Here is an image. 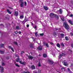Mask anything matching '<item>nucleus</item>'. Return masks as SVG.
<instances>
[{
  "label": "nucleus",
  "instance_id": "13",
  "mask_svg": "<svg viewBox=\"0 0 73 73\" xmlns=\"http://www.w3.org/2000/svg\"><path fill=\"white\" fill-rule=\"evenodd\" d=\"M28 58L29 59H33V57L31 56H28Z\"/></svg>",
  "mask_w": 73,
  "mask_h": 73
},
{
  "label": "nucleus",
  "instance_id": "42",
  "mask_svg": "<svg viewBox=\"0 0 73 73\" xmlns=\"http://www.w3.org/2000/svg\"><path fill=\"white\" fill-rule=\"evenodd\" d=\"M6 58L7 60H9V56H7Z\"/></svg>",
  "mask_w": 73,
  "mask_h": 73
},
{
  "label": "nucleus",
  "instance_id": "22",
  "mask_svg": "<svg viewBox=\"0 0 73 73\" xmlns=\"http://www.w3.org/2000/svg\"><path fill=\"white\" fill-rule=\"evenodd\" d=\"M38 66L39 67H40V66H41V64H40V62H39L38 63Z\"/></svg>",
  "mask_w": 73,
  "mask_h": 73
},
{
  "label": "nucleus",
  "instance_id": "17",
  "mask_svg": "<svg viewBox=\"0 0 73 73\" xmlns=\"http://www.w3.org/2000/svg\"><path fill=\"white\" fill-rule=\"evenodd\" d=\"M59 13L60 14H62V9H60L59 10Z\"/></svg>",
  "mask_w": 73,
  "mask_h": 73
},
{
  "label": "nucleus",
  "instance_id": "53",
  "mask_svg": "<svg viewBox=\"0 0 73 73\" xmlns=\"http://www.w3.org/2000/svg\"><path fill=\"white\" fill-rule=\"evenodd\" d=\"M9 9H13V8L12 7H9Z\"/></svg>",
  "mask_w": 73,
  "mask_h": 73
},
{
  "label": "nucleus",
  "instance_id": "32",
  "mask_svg": "<svg viewBox=\"0 0 73 73\" xmlns=\"http://www.w3.org/2000/svg\"><path fill=\"white\" fill-rule=\"evenodd\" d=\"M0 53H3V54H4V52L1 50H0Z\"/></svg>",
  "mask_w": 73,
  "mask_h": 73
},
{
  "label": "nucleus",
  "instance_id": "60",
  "mask_svg": "<svg viewBox=\"0 0 73 73\" xmlns=\"http://www.w3.org/2000/svg\"><path fill=\"white\" fill-rule=\"evenodd\" d=\"M34 24L33 23H32V25H33Z\"/></svg>",
  "mask_w": 73,
  "mask_h": 73
},
{
  "label": "nucleus",
  "instance_id": "12",
  "mask_svg": "<svg viewBox=\"0 0 73 73\" xmlns=\"http://www.w3.org/2000/svg\"><path fill=\"white\" fill-rule=\"evenodd\" d=\"M9 49H11V50H12L13 52H15V51L14 50H13V48H12L11 47V46H9Z\"/></svg>",
  "mask_w": 73,
  "mask_h": 73
},
{
  "label": "nucleus",
  "instance_id": "36",
  "mask_svg": "<svg viewBox=\"0 0 73 73\" xmlns=\"http://www.w3.org/2000/svg\"><path fill=\"white\" fill-rule=\"evenodd\" d=\"M54 36H56V35H57V34L56 33V32H54Z\"/></svg>",
  "mask_w": 73,
  "mask_h": 73
},
{
  "label": "nucleus",
  "instance_id": "51",
  "mask_svg": "<svg viewBox=\"0 0 73 73\" xmlns=\"http://www.w3.org/2000/svg\"><path fill=\"white\" fill-rule=\"evenodd\" d=\"M15 34H17V33H18V32L17 31H15Z\"/></svg>",
  "mask_w": 73,
  "mask_h": 73
},
{
  "label": "nucleus",
  "instance_id": "54",
  "mask_svg": "<svg viewBox=\"0 0 73 73\" xmlns=\"http://www.w3.org/2000/svg\"><path fill=\"white\" fill-rule=\"evenodd\" d=\"M50 44L51 45H53V43H52V42H50Z\"/></svg>",
  "mask_w": 73,
  "mask_h": 73
},
{
  "label": "nucleus",
  "instance_id": "39",
  "mask_svg": "<svg viewBox=\"0 0 73 73\" xmlns=\"http://www.w3.org/2000/svg\"><path fill=\"white\" fill-rule=\"evenodd\" d=\"M40 36H44V33H41L40 34Z\"/></svg>",
  "mask_w": 73,
  "mask_h": 73
},
{
  "label": "nucleus",
  "instance_id": "30",
  "mask_svg": "<svg viewBox=\"0 0 73 73\" xmlns=\"http://www.w3.org/2000/svg\"><path fill=\"white\" fill-rule=\"evenodd\" d=\"M14 44H15L16 45H18V44H17V42H14Z\"/></svg>",
  "mask_w": 73,
  "mask_h": 73
},
{
  "label": "nucleus",
  "instance_id": "35",
  "mask_svg": "<svg viewBox=\"0 0 73 73\" xmlns=\"http://www.w3.org/2000/svg\"><path fill=\"white\" fill-rule=\"evenodd\" d=\"M38 73H41V70L40 69H39L38 70Z\"/></svg>",
  "mask_w": 73,
  "mask_h": 73
},
{
  "label": "nucleus",
  "instance_id": "50",
  "mask_svg": "<svg viewBox=\"0 0 73 73\" xmlns=\"http://www.w3.org/2000/svg\"><path fill=\"white\" fill-rule=\"evenodd\" d=\"M71 46L73 48V43H72L71 44Z\"/></svg>",
  "mask_w": 73,
  "mask_h": 73
},
{
  "label": "nucleus",
  "instance_id": "5",
  "mask_svg": "<svg viewBox=\"0 0 73 73\" xmlns=\"http://www.w3.org/2000/svg\"><path fill=\"white\" fill-rule=\"evenodd\" d=\"M50 15L51 18H53V17H54L55 14L53 13H50Z\"/></svg>",
  "mask_w": 73,
  "mask_h": 73
},
{
  "label": "nucleus",
  "instance_id": "23",
  "mask_svg": "<svg viewBox=\"0 0 73 73\" xmlns=\"http://www.w3.org/2000/svg\"><path fill=\"white\" fill-rule=\"evenodd\" d=\"M30 48H33V46L32 45V44H31L30 45Z\"/></svg>",
  "mask_w": 73,
  "mask_h": 73
},
{
  "label": "nucleus",
  "instance_id": "6",
  "mask_svg": "<svg viewBox=\"0 0 73 73\" xmlns=\"http://www.w3.org/2000/svg\"><path fill=\"white\" fill-rule=\"evenodd\" d=\"M48 62L49 64L50 65H52V64H53V63H54V62H53V61L51 60H48Z\"/></svg>",
  "mask_w": 73,
  "mask_h": 73
},
{
  "label": "nucleus",
  "instance_id": "20",
  "mask_svg": "<svg viewBox=\"0 0 73 73\" xmlns=\"http://www.w3.org/2000/svg\"><path fill=\"white\" fill-rule=\"evenodd\" d=\"M7 12H8V13H9V14H11V13H12V12H10L9 10L8 9L7 10Z\"/></svg>",
  "mask_w": 73,
  "mask_h": 73
},
{
  "label": "nucleus",
  "instance_id": "37",
  "mask_svg": "<svg viewBox=\"0 0 73 73\" xmlns=\"http://www.w3.org/2000/svg\"><path fill=\"white\" fill-rule=\"evenodd\" d=\"M61 20L62 21H64L65 20V19H64V18H61Z\"/></svg>",
  "mask_w": 73,
  "mask_h": 73
},
{
  "label": "nucleus",
  "instance_id": "29",
  "mask_svg": "<svg viewBox=\"0 0 73 73\" xmlns=\"http://www.w3.org/2000/svg\"><path fill=\"white\" fill-rule=\"evenodd\" d=\"M61 70L62 71H65V68L63 67L61 68Z\"/></svg>",
  "mask_w": 73,
  "mask_h": 73
},
{
  "label": "nucleus",
  "instance_id": "63",
  "mask_svg": "<svg viewBox=\"0 0 73 73\" xmlns=\"http://www.w3.org/2000/svg\"><path fill=\"white\" fill-rule=\"evenodd\" d=\"M1 66H0V68Z\"/></svg>",
  "mask_w": 73,
  "mask_h": 73
},
{
  "label": "nucleus",
  "instance_id": "7",
  "mask_svg": "<svg viewBox=\"0 0 73 73\" xmlns=\"http://www.w3.org/2000/svg\"><path fill=\"white\" fill-rule=\"evenodd\" d=\"M14 16H15L17 17L18 15H19V12L17 11H15L14 12Z\"/></svg>",
  "mask_w": 73,
  "mask_h": 73
},
{
  "label": "nucleus",
  "instance_id": "27",
  "mask_svg": "<svg viewBox=\"0 0 73 73\" xmlns=\"http://www.w3.org/2000/svg\"><path fill=\"white\" fill-rule=\"evenodd\" d=\"M4 44H2L0 45V46L2 48H3L4 47Z\"/></svg>",
  "mask_w": 73,
  "mask_h": 73
},
{
  "label": "nucleus",
  "instance_id": "59",
  "mask_svg": "<svg viewBox=\"0 0 73 73\" xmlns=\"http://www.w3.org/2000/svg\"><path fill=\"white\" fill-rule=\"evenodd\" d=\"M16 57H18V55L17 54L16 55Z\"/></svg>",
  "mask_w": 73,
  "mask_h": 73
},
{
  "label": "nucleus",
  "instance_id": "55",
  "mask_svg": "<svg viewBox=\"0 0 73 73\" xmlns=\"http://www.w3.org/2000/svg\"><path fill=\"white\" fill-rule=\"evenodd\" d=\"M70 17H73V15H72V14H71V15H70Z\"/></svg>",
  "mask_w": 73,
  "mask_h": 73
},
{
  "label": "nucleus",
  "instance_id": "3",
  "mask_svg": "<svg viewBox=\"0 0 73 73\" xmlns=\"http://www.w3.org/2000/svg\"><path fill=\"white\" fill-rule=\"evenodd\" d=\"M66 56V54H65L64 53L62 52V53L60 54L59 56V58L60 59L61 57H62L63 56Z\"/></svg>",
  "mask_w": 73,
  "mask_h": 73
},
{
  "label": "nucleus",
  "instance_id": "2",
  "mask_svg": "<svg viewBox=\"0 0 73 73\" xmlns=\"http://www.w3.org/2000/svg\"><path fill=\"white\" fill-rule=\"evenodd\" d=\"M64 27L66 29V30H69V29H70L69 26V25H68V24L64 22Z\"/></svg>",
  "mask_w": 73,
  "mask_h": 73
},
{
  "label": "nucleus",
  "instance_id": "25",
  "mask_svg": "<svg viewBox=\"0 0 73 73\" xmlns=\"http://www.w3.org/2000/svg\"><path fill=\"white\" fill-rule=\"evenodd\" d=\"M65 38L66 41H68V40H69V38L67 36H66L65 37Z\"/></svg>",
  "mask_w": 73,
  "mask_h": 73
},
{
  "label": "nucleus",
  "instance_id": "57",
  "mask_svg": "<svg viewBox=\"0 0 73 73\" xmlns=\"http://www.w3.org/2000/svg\"><path fill=\"white\" fill-rule=\"evenodd\" d=\"M6 19H8V20H9V18H8L7 17H6Z\"/></svg>",
  "mask_w": 73,
  "mask_h": 73
},
{
  "label": "nucleus",
  "instance_id": "64",
  "mask_svg": "<svg viewBox=\"0 0 73 73\" xmlns=\"http://www.w3.org/2000/svg\"><path fill=\"white\" fill-rule=\"evenodd\" d=\"M0 60H1L0 59Z\"/></svg>",
  "mask_w": 73,
  "mask_h": 73
},
{
  "label": "nucleus",
  "instance_id": "62",
  "mask_svg": "<svg viewBox=\"0 0 73 73\" xmlns=\"http://www.w3.org/2000/svg\"><path fill=\"white\" fill-rule=\"evenodd\" d=\"M34 73H37V72H35Z\"/></svg>",
  "mask_w": 73,
  "mask_h": 73
},
{
  "label": "nucleus",
  "instance_id": "21",
  "mask_svg": "<svg viewBox=\"0 0 73 73\" xmlns=\"http://www.w3.org/2000/svg\"><path fill=\"white\" fill-rule=\"evenodd\" d=\"M60 35H61V37H62V38H64V34L61 33L60 34Z\"/></svg>",
  "mask_w": 73,
  "mask_h": 73
},
{
  "label": "nucleus",
  "instance_id": "15",
  "mask_svg": "<svg viewBox=\"0 0 73 73\" xmlns=\"http://www.w3.org/2000/svg\"><path fill=\"white\" fill-rule=\"evenodd\" d=\"M54 17L56 19H58L59 18V17H58V16L56 14H55Z\"/></svg>",
  "mask_w": 73,
  "mask_h": 73
},
{
  "label": "nucleus",
  "instance_id": "47",
  "mask_svg": "<svg viewBox=\"0 0 73 73\" xmlns=\"http://www.w3.org/2000/svg\"><path fill=\"white\" fill-rule=\"evenodd\" d=\"M2 66H4V65H5V64L4 63H2Z\"/></svg>",
  "mask_w": 73,
  "mask_h": 73
},
{
  "label": "nucleus",
  "instance_id": "28",
  "mask_svg": "<svg viewBox=\"0 0 73 73\" xmlns=\"http://www.w3.org/2000/svg\"><path fill=\"white\" fill-rule=\"evenodd\" d=\"M60 45L61 46H64V44L62 42L61 43Z\"/></svg>",
  "mask_w": 73,
  "mask_h": 73
},
{
  "label": "nucleus",
  "instance_id": "11",
  "mask_svg": "<svg viewBox=\"0 0 73 73\" xmlns=\"http://www.w3.org/2000/svg\"><path fill=\"white\" fill-rule=\"evenodd\" d=\"M68 22L69 23H70L71 25H73V22L70 20H68Z\"/></svg>",
  "mask_w": 73,
  "mask_h": 73
},
{
  "label": "nucleus",
  "instance_id": "14",
  "mask_svg": "<svg viewBox=\"0 0 73 73\" xmlns=\"http://www.w3.org/2000/svg\"><path fill=\"white\" fill-rule=\"evenodd\" d=\"M31 68L33 70V69H36V68L35 67V66L34 65L32 66H31Z\"/></svg>",
  "mask_w": 73,
  "mask_h": 73
},
{
  "label": "nucleus",
  "instance_id": "26",
  "mask_svg": "<svg viewBox=\"0 0 73 73\" xmlns=\"http://www.w3.org/2000/svg\"><path fill=\"white\" fill-rule=\"evenodd\" d=\"M24 18V16L23 15H22L20 16V18L21 19H23Z\"/></svg>",
  "mask_w": 73,
  "mask_h": 73
},
{
  "label": "nucleus",
  "instance_id": "41",
  "mask_svg": "<svg viewBox=\"0 0 73 73\" xmlns=\"http://www.w3.org/2000/svg\"><path fill=\"white\" fill-rule=\"evenodd\" d=\"M16 29H19V26H17L16 27Z\"/></svg>",
  "mask_w": 73,
  "mask_h": 73
},
{
  "label": "nucleus",
  "instance_id": "43",
  "mask_svg": "<svg viewBox=\"0 0 73 73\" xmlns=\"http://www.w3.org/2000/svg\"><path fill=\"white\" fill-rule=\"evenodd\" d=\"M23 53H24V51H22V52H21V54H23Z\"/></svg>",
  "mask_w": 73,
  "mask_h": 73
},
{
  "label": "nucleus",
  "instance_id": "48",
  "mask_svg": "<svg viewBox=\"0 0 73 73\" xmlns=\"http://www.w3.org/2000/svg\"><path fill=\"white\" fill-rule=\"evenodd\" d=\"M44 46H46V43H45V42H44Z\"/></svg>",
  "mask_w": 73,
  "mask_h": 73
},
{
  "label": "nucleus",
  "instance_id": "44",
  "mask_svg": "<svg viewBox=\"0 0 73 73\" xmlns=\"http://www.w3.org/2000/svg\"><path fill=\"white\" fill-rule=\"evenodd\" d=\"M67 69L68 70V72H70V70L69 69V68H67Z\"/></svg>",
  "mask_w": 73,
  "mask_h": 73
},
{
  "label": "nucleus",
  "instance_id": "40",
  "mask_svg": "<svg viewBox=\"0 0 73 73\" xmlns=\"http://www.w3.org/2000/svg\"><path fill=\"white\" fill-rule=\"evenodd\" d=\"M22 23H23V25H24V24H25V23L26 22L24 20L22 22Z\"/></svg>",
  "mask_w": 73,
  "mask_h": 73
},
{
  "label": "nucleus",
  "instance_id": "56",
  "mask_svg": "<svg viewBox=\"0 0 73 73\" xmlns=\"http://www.w3.org/2000/svg\"><path fill=\"white\" fill-rule=\"evenodd\" d=\"M29 25H27V27H29Z\"/></svg>",
  "mask_w": 73,
  "mask_h": 73
},
{
  "label": "nucleus",
  "instance_id": "45",
  "mask_svg": "<svg viewBox=\"0 0 73 73\" xmlns=\"http://www.w3.org/2000/svg\"><path fill=\"white\" fill-rule=\"evenodd\" d=\"M27 2H25V6H27Z\"/></svg>",
  "mask_w": 73,
  "mask_h": 73
},
{
  "label": "nucleus",
  "instance_id": "10",
  "mask_svg": "<svg viewBox=\"0 0 73 73\" xmlns=\"http://www.w3.org/2000/svg\"><path fill=\"white\" fill-rule=\"evenodd\" d=\"M43 8L45 11H48V7L44 6Z\"/></svg>",
  "mask_w": 73,
  "mask_h": 73
},
{
  "label": "nucleus",
  "instance_id": "4",
  "mask_svg": "<svg viewBox=\"0 0 73 73\" xmlns=\"http://www.w3.org/2000/svg\"><path fill=\"white\" fill-rule=\"evenodd\" d=\"M20 1H21L20 7L21 8H23L24 7V3H23V0H19Z\"/></svg>",
  "mask_w": 73,
  "mask_h": 73
},
{
  "label": "nucleus",
  "instance_id": "9",
  "mask_svg": "<svg viewBox=\"0 0 73 73\" xmlns=\"http://www.w3.org/2000/svg\"><path fill=\"white\" fill-rule=\"evenodd\" d=\"M37 49L39 50H42V48L41 46H38V47L37 48Z\"/></svg>",
  "mask_w": 73,
  "mask_h": 73
},
{
  "label": "nucleus",
  "instance_id": "58",
  "mask_svg": "<svg viewBox=\"0 0 73 73\" xmlns=\"http://www.w3.org/2000/svg\"><path fill=\"white\" fill-rule=\"evenodd\" d=\"M36 28H37V27H36V26H35V29H36Z\"/></svg>",
  "mask_w": 73,
  "mask_h": 73
},
{
  "label": "nucleus",
  "instance_id": "46",
  "mask_svg": "<svg viewBox=\"0 0 73 73\" xmlns=\"http://www.w3.org/2000/svg\"><path fill=\"white\" fill-rule=\"evenodd\" d=\"M0 26H3V27H4V25H3V24H1V25H0Z\"/></svg>",
  "mask_w": 73,
  "mask_h": 73
},
{
  "label": "nucleus",
  "instance_id": "31",
  "mask_svg": "<svg viewBox=\"0 0 73 73\" xmlns=\"http://www.w3.org/2000/svg\"><path fill=\"white\" fill-rule=\"evenodd\" d=\"M15 66H17V67H20V65H19V64H15Z\"/></svg>",
  "mask_w": 73,
  "mask_h": 73
},
{
  "label": "nucleus",
  "instance_id": "18",
  "mask_svg": "<svg viewBox=\"0 0 73 73\" xmlns=\"http://www.w3.org/2000/svg\"><path fill=\"white\" fill-rule=\"evenodd\" d=\"M1 73L4 72V68L3 67H2L1 69Z\"/></svg>",
  "mask_w": 73,
  "mask_h": 73
},
{
  "label": "nucleus",
  "instance_id": "52",
  "mask_svg": "<svg viewBox=\"0 0 73 73\" xmlns=\"http://www.w3.org/2000/svg\"><path fill=\"white\" fill-rule=\"evenodd\" d=\"M18 33L19 34H21V31H19L18 32Z\"/></svg>",
  "mask_w": 73,
  "mask_h": 73
},
{
  "label": "nucleus",
  "instance_id": "33",
  "mask_svg": "<svg viewBox=\"0 0 73 73\" xmlns=\"http://www.w3.org/2000/svg\"><path fill=\"white\" fill-rule=\"evenodd\" d=\"M37 32H36L35 33V35L36 36H38V34H37Z\"/></svg>",
  "mask_w": 73,
  "mask_h": 73
},
{
  "label": "nucleus",
  "instance_id": "34",
  "mask_svg": "<svg viewBox=\"0 0 73 73\" xmlns=\"http://www.w3.org/2000/svg\"><path fill=\"white\" fill-rule=\"evenodd\" d=\"M46 46L47 47V48H49V45H48V44L46 43Z\"/></svg>",
  "mask_w": 73,
  "mask_h": 73
},
{
  "label": "nucleus",
  "instance_id": "16",
  "mask_svg": "<svg viewBox=\"0 0 73 73\" xmlns=\"http://www.w3.org/2000/svg\"><path fill=\"white\" fill-rule=\"evenodd\" d=\"M28 19L26 17H25L24 21L26 22L28 21Z\"/></svg>",
  "mask_w": 73,
  "mask_h": 73
},
{
  "label": "nucleus",
  "instance_id": "49",
  "mask_svg": "<svg viewBox=\"0 0 73 73\" xmlns=\"http://www.w3.org/2000/svg\"><path fill=\"white\" fill-rule=\"evenodd\" d=\"M70 2L71 3V4H73V1L72 0L70 1Z\"/></svg>",
  "mask_w": 73,
  "mask_h": 73
},
{
  "label": "nucleus",
  "instance_id": "19",
  "mask_svg": "<svg viewBox=\"0 0 73 73\" xmlns=\"http://www.w3.org/2000/svg\"><path fill=\"white\" fill-rule=\"evenodd\" d=\"M43 57H44L46 58V57H47V55H46V54H43Z\"/></svg>",
  "mask_w": 73,
  "mask_h": 73
},
{
  "label": "nucleus",
  "instance_id": "8",
  "mask_svg": "<svg viewBox=\"0 0 73 73\" xmlns=\"http://www.w3.org/2000/svg\"><path fill=\"white\" fill-rule=\"evenodd\" d=\"M62 63H64V65L65 66H68V63H67L66 62H63Z\"/></svg>",
  "mask_w": 73,
  "mask_h": 73
},
{
  "label": "nucleus",
  "instance_id": "1",
  "mask_svg": "<svg viewBox=\"0 0 73 73\" xmlns=\"http://www.w3.org/2000/svg\"><path fill=\"white\" fill-rule=\"evenodd\" d=\"M16 62H19L20 64H22V65L24 66L26 65V63L25 62H22L21 61H20V58H17L16 59Z\"/></svg>",
  "mask_w": 73,
  "mask_h": 73
},
{
  "label": "nucleus",
  "instance_id": "38",
  "mask_svg": "<svg viewBox=\"0 0 73 73\" xmlns=\"http://www.w3.org/2000/svg\"><path fill=\"white\" fill-rule=\"evenodd\" d=\"M70 35L71 36H73V33L72 32H71L70 33Z\"/></svg>",
  "mask_w": 73,
  "mask_h": 73
},
{
  "label": "nucleus",
  "instance_id": "24",
  "mask_svg": "<svg viewBox=\"0 0 73 73\" xmlns=\"http://www.w3.org/2000/svg\"><path fill=\"white\" fill-rule=\"evenodd\" d=\"M56 45L57 47H58V48H60V44L59 43H57L56 44Z\"/></svg>",
  "mask_w": 73,
  "mask_h": 73
},
{
  "label": "nucleus",
  "instance_id": "61",
  "mask_svg": "<svg viewBox=\"0 0 73 73\" xmlns=\"http://www.w3.org/2000/svg\"><path fill=\"white\" fill-rule=\"evenodd\" d=\"M39 56H41V55L40 54H39Z\"/></svg>",
  "mask_w": 73,
  "mask_h": 73
}]
</instances>
